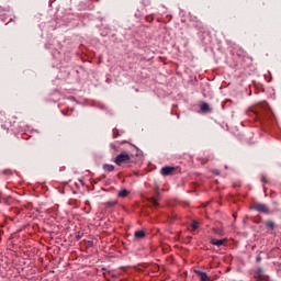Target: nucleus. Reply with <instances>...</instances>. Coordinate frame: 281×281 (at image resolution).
Masks as SVG:
<instances>
[{
  "label": "nucleus",
  "instance_id": "1",
  "mask_svg": "<svg viewBox=\"0 0 281 281\" xmlns=\"http://www.w3.org/2000/svg\"><path fill=\"white\" fill-rule=\"evenodd\" d=\"M130 161H131V155L126 153H121L115 157V160H114L116 166H122L123 164H128Z\"/></svg>",
  "mask_w": 281,
  "mask_h": 281
},
{
  "label": "nucleus",
  "instance_id": "2",
  "mask_svg": "<svg viewBox=\"0 0 281 281\" xmlns=\"http://www.w3.org/2000/svg\"><path fill=\"white\" fill-rule=\"evenodd\" d=\"M251 210H255L256 212H260L261 214H271L269 206H267V204H262V203H256L251 207Z\"/></svg>",
  "mask_w": 281,
  "mask_h": 281
},
{
  "label": "nucleus",
  "instance_id": "3",
  "mask_svg": "<svg viewBox=\"0 0 281 281\" xmlns=\"http://www.w3.org/2000/svg\"><path fill=\"white\" fill-rule=\"evenodd\" d=\"M176 168L175 167H162L160 170V175H162V177H170V175H172V172H175Z\"/></svg>",
  "mask_w": 281,
  "mask_h": 281
},
{
  "label": "nucleus",
  "instance_id": "4",
  "mask_svg": "<svg viewBox=\"0 0 281 281\" xmlns=\"http://www.w3.org/2000/svg\"><path fill=\"white\" fill-rule=\"evenodd\" d=\"M225 243H227V238H223V239L211 238V245H215L216 247H223Z\"/></svg>",
  "mask_w": 281,
  "mask_h": 281
},
{
  "label": "nucleus",
  "instance_id": "5",
  "mask_svg": "<svg viewBox=\"0 0 281 281\" xmlns=\"http://www.w3.org/2000/svg\"><path fill=\"white\" fill-rule=\"evenodd\" d=\"M194 273L200 278L201 281H210L207 273H205L201 270H195Z\"/></svg>",
  "mask_w": 281,
  "mask_h": 281
},
{
  "label": "nucleus",
  "instance_id": "6",
  "mask_svg": "<svg viewBox=\"0 0 281 281\" xmlns=\"http://www.w3.org/2000/svg\"><path fill=\"white\" fill-rule=\"evenodd\" d=\"M157 199H159V189H156V196L149 198L148 201L154 205V207H157L159 203L157 202Z\"/></svg>",
  "mask_w": 281,
  "mask_h": 281
},
{
  "label": "nucleus",
  "instance_id": "7",
  "mask_svg": "<svg viewBox=\"0 0 281 281\" xmlns=\"http://www.w3.org/2000/svg\"><path fill=\"white\" fill-rule=\"evenodd\" d=\"M200 111L202 113H210V104L203 102L200 104Z\"/></svg>",
  "mask_w": 281,
  "mask_h": 281
},
{
  "label": "nucleus",
  "instance_id": "8",
  "mask_svg": "<svg viewBox=\"0 0 281 281\" xmlns=\"http://www.w3.org/2000/svg\"><path fill=\"white\" fill-rule=\"evenodd\" d=\"M266 227L267 229H270L271 232H273V229H276V223L271 220L266 222Z\"/></svg>",
  "mask_w": 281,
  "mask_h": 281
},
{
  "label": "nucleus",
  "instance_id": "9",
  "mask_svg": "<svg viewBox=\"0 0 281 281\" xmlns=\"http://www.w3.org/2000/svg\"><path fill=\"white\" fill-rule=\"evenodd\" d=\"M134 236H135V238H145L146 233L144 231H136Z\"/></svg>",
  "mask_w": 281,
  "mask_h": 281
},
{
  "label": "nucleus",
  "instance_id": "10",
  "mask_svg": "<svg viewBox=\"0 0 281 281\" xmlns=\"http://www.w3.org/2000/svg\"><path fill=\"white\" fill-rule=\"evenodd\" d=\"M127 194H130V191L126 189H123L119 192V196H121V199H126Z\"/></svg>",
  "mask_w": 281,
  "mask_h": 281
},
{
  "label": "nucleus",
  "instance_id": "11",
  "mask_svg": "<svg viewBox=\"0 0 281 281\" xmlns=\"http://www.w3.org/2000/svg\"><path fill=\"white\" fill-rule=\"evenodd\" d=\"M103 169L106 171V172H113V170H115V167L113 165H104L103 166Z\"/></svg>",
  "mask_w": 281,
  "mask_h": 281
},
{
  "label": "nucleus",
  "instance_id": "12",
  "mask_svg": "<svg viewBox=\"0 0 281 281\" xmlns=\"http://www.w3.org/2000/svg\"><path fill=\"white\" fill-rule=\"evenodd\" d=\"M191 227H192L193 229H199V222L193 221L192 224H191Z\"/></svg>",
  "mask_w": 281,
  "mask_h": 281
},
{
  "label": "nucleus",
  "instance_id": "13",
  "mask_svg": "<svg viewBox=\"0 0 281 281\" xmlns=\"http://www.w3.org/2000/svg\"><path fill=\"white\" fill-rule=\"evenodd\" d=\"M108 207H113L115 205V201H109L105 203Z\"/></svg>",
  "mask_w": 281,
  "mask_h": 281
},
{
  "label": "nucleus",
  "instance_id": "14",
  "mask_svg": "<svg viewBox=\"0 0 281 281\" xmlns=\"http://www.w3.org/2000/svg\"><path fill=\"white\" fill-rule=\"evenodd\" d=\"M3 120H5V113L0 112V123H3Z\"/></svg>",
  "mask_w": 281,
  "mask_h": 281
},
{
  "label": "nucleus",
  "instance_id": "15",
  "mask_svg": "<svg viewBox=\"0 0 281 281\" xmlns=\"http://www.w3.org/2000/svg\"><path fill=\"white\" fill-rule=\"evenodd\" d=\"M257 278H262V269L257 270Z\"/></svg>",
  "mask_w": 281,
  "mask_h": 281
},
{
  "label": "nucleus",
  "instance_id": "16",
  "mask_svg": "<svg viewBox=\"0 0 281 281\" xmlns=\"http://www.w3.org/2000/svg\"><path fill=\"white\" fill-rule=\"evenodd\" d=\"M261 182H262V183H269V181L267 180V177H266V176H262V177H261Z\"/></svg>",
  "mask_w": 281,
  "mask_h": 281
},
{
  "label": "nucleus",
  "instance_id": "17",
  "mask_svg": "<svg viewBox=\"0 0 281 281\" xmlns=\"http://www.w3.org/2000/svg\"><path fill=\"white\" fill-rule=\"evenodd\" d=\"M262 108H263L265 110L269 111V105H268L267 103H263V104H262Z\"/></svg>",
  "mask_w": 281,
  "mask_h": 281
},
{
  "label": "nucleus",
  "instance_id": "18",
  "mask_svg": "<svg viewBox=\"0 0 281 281\" xmlns=\"http://www.w3.org/2000/svg\"><path fill=\"white\" fill-rule=\"evenodd\" d=\"M213 232H214V234H221V229H218V228H214Z\"/></svg>",
  "mask_w": 281,
  "mask_h": 281
},
{
  "label": "nucleus",
  "instance_id": "19",
  "mask_svg": "<svg viewBox=\"0 0 281 281\" xmlns=\"http://www.w3.org/2000/svg\"><path fill=\"white\" fill-rule=\"evenodd\" d=\"M260 260H262V258H260V256H257L256 261L260 262Z\"/></svg>",
  "mask_w": 281,
  "mask_h": 281
},
{
  "label": "nucleus",
  "instance_id": "20",
  "mask_svg": "<svg viewBox=\"0 0 281 281\" xmlns=\"http://www.w3.org/2000/svg\"><path fill=\"white\" fill-rule=\"evenodd\" d=\"M213 175L218 176L220 175L218 170H213Z\"/></svg>",
  "mask_w": 281,
  "mask_h": 281
},
{
  "label": "nucleus",
  "instance_id": "21",
  "mask_svg": "<svg viewBox=\"0 0 281 281\" xmlns=\"http://www.w3.org/2000/svg\"><path fill=\"white\" fill-rule=\"evenodd\" d=\"M80 238H82L81 235H77V236H76V240H80Z\"/></svg>",
  "mask_w": 281,
  "mask_h": 281
},
{
  "label": "nucleus",
  "instance_id": "22",
  "mask_svg": "<svg viewBox=\"0 0 281 281\" xmlns=\"http://www.w3.org/2000/svg\"><path fill=\"white\" fill-rule=\"evenodd\" d=\"M256 115H263L262 112L255 111Z\"/></svg>",
  "mask_w": 281,
  "mask_h": 281
}]
</instances>
